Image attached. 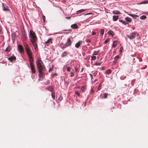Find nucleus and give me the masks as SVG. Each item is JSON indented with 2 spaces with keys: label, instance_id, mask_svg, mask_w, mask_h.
<instances>
[{
  "label": "nucleus",
  "instance_id": "1",
  "mask_svg": "<svg viewBox=\"0 0 148 148\" xmlns=\"http://www.w3.org/2000/svg\"><path fill=\"white\" fill-rule=\"evenodd\" d=\"M29 37L30 42L34 47L35 51H36L37 46L36 42L37 41V39L35 33L32 30L30 31Z\"/></svg>",
  "mask_w": 148,
  "mask_h": 148
},
{
  "label": "nucleus",
  "instance_id": "2",
  "mask_svg": "<svg viewBox=\"0 0 148 148\" xmlns=\"http://www.w3.org/2000/svg\"><path fill=\"white\" fill-rule=\"evenodd\" d=\"M36 63L38 70H45L42 62L40 58L38 59Z\"/></svg>",
  "mask_w": 148,
  "mask_h": 148
},
{
  "label": "nucleus",
  "instance_id": "3",
  "mask_svg": "<svg viewBox=\"0 0 148 148\" xmlns=\"http://www.w3.org/2000/svg\"><path fill=\"white\" fill-rule=\"evenodd\" d=\"M27 54L29 62L33 61V59L32 56V53L29 49L25 50Z\"/></svg>",
  "mask_w": 148,
  "mask_h": 148
},
{
  "label": "nucleus",
  "instance_id": "4",
  "mask_svg": "<svg viewBox=\"0 0 148 148\" xmlns=\"http://www.w3.org/2000/svg\"><path fill=\"white\" fill-rule=\"evenodd\" d=\"M137 34L136 32H133L131 33L130 35H127V36L130 39L132 40L135 38Z\"/></svg>",
  "mask_w": 148,
  "mask_h": 148
},
{
  "label": "nucleus",
  "instance_id": "5",
  "mask_svg": "<svg viewBox=\"0 0 148 148\" xmlns=\"http://www.w3.org/2000/svg\"><path fill=\"white\" fill-rule=\"evenodd\" d=\"M33 61H32L29 62L30 65V69L32 73H35V70L34 67V63H33Z\"/></svg>",
  "mask_w": 148,
  "mask_h": 148
},
{
  "label": "nucleus",
  "instance_id": "6",
  "mask_svg": "<svg viewBox=\"0 0 148 148\" xmlns=\"http://www.w3.org/2000/svg\"><path fill=\"white\" fill-rule=\"evenodd\" d=\"M67 46L68 47L71 45L72 41L69 38L67 39V42L65 43Z\"/></svg>",
  "mask_w": 148,
  "mask_h": 148
},
{
  "label": "nucleus",
  "instance_id": "7",
  "mask_svg": "<svg viewBox=\"0 0 148 148\" xmlns=\"http://www.w3.org/2000/svg\"><path fill=\"white\" fill-rule=\"evenodd\" d=\"M18 48L19 52L21 53L23 51V46L21 45H18Z\"/></svg>",
  "mask_w": 148,
  "mask_h": 148
},
{
  "label": "nucleus",
  "instance_id": "8",
  "mask_svg": "<svg viewBox=\"0 0 148 148\" xmlns=\"http://www.w3.org/2000/svg\"><path fill=\"white\" fill-rule=\"evenodd\" d=\"M60 47L62 49H64L66 47H67L66 44H64L63 42H61L60 44Z\"/></svg>",
  "mask_w": 148,
  "mask_h": 148
},
{
  "label": "nucleus",
  "instance_id": "9",
  "mask_svg": "<svg viewBox=\"0 0 148 148\" xmlns=\"http://www.w3.org/2000/svg\"><path fill=\"white\" fill-rule=\"evenodd\" d=\"M8 60L11 62H12L13 61H15L16 60V58L14 56H11L9 58Z\"/></svg>",
  "mask_w": 148,
  "mask_h": 148
},
{
  "label": "nucleus",
  "instance_id": "10",
  "mask_svg": "<svg viewBox=\"0 0 148 148\" xmlns=\"http://www.w3.org/2000/svg\"><path fill=\"white\" fill-rule=\"evenodd\" d=\"M82 41H79L75 44V47L77 48H78L82 44Z\"/></svg>",
  "mask_w": 148,
  "mask_h": 148
},
{
  "label": "nucleus",
  "instance_id": "11",
  "mask_svg": "<svg viewBox=\"0 0 148 148\" xmlns=\"http://www.w3.org/2000/svg\"><path fill=\"white\" fill-rule=\"evenodd\" d=\"M39 72L38 76L39 77H42L43 75V71L45 70H38Z\"/></svg>",
  "mask_w": 148,
  "mask_h": 148
},
{
  "label": "nucleus",
  "instance_id": "12",
  "mask_svg": "<svg viewBox=\"0 0 148 148\" xmlns=\"http://www.w3.org/2000/svg\"><path fill=\"white\" fill-rule=\"evenodd\" d=\"M52 39L51 38H49L45 42V43L47 44V45H48L50 43H52Z\"/></svg>",
  "mask_w": 148,
  "mask_h": 148
},
{
  "label": "nucleus",
  "instance_id": "13",
  "mask_svg": "<svg viewBox=\"0 0 148 148\" xmlns=\"http://www.w3.org/2000/svg\"><path fill=\"white\" fill-rule=\"evenodd\" d=\"M68 54V53L67 52L64 51L62 53L61 55L62 57H64L67 56Z\"/></svg>",
  "mask_w": 148,
  "mask_h": 148
},
{
  "label": "nucleus",
  "instance_id": "14",
  "mask_svg": "<svg viewBox=\"0 0 148 148\" xmlns=\"http://www.w3.org/2000/svg\"><path fill=\"white\" fill-rule=\"evenodd\" d=\"M71 27L73 29H78V26L76 24H75L71 25Z\"/></svg>",
  "mask_w": 148,
  "mask_h": 148
},
{
  "label": "nucleus",
  "instance_id": "15",
  "mask_svg": "<svg viewBox=\"0 0 148 148\" xmlns=\"http://www.w3.org/2000/svg\"><path fill=\"white\" fill-rule=\"evenodd\" d=\"M118 41L117 40H114L113 41V44L112 45V47H115L116 46Z\"/></svg>",
  "mask_w": 148,
  "mask_h": 148
},
{
  "label": "nucleus",
  "instance_id": "16",
  "mask_svg": "<svg viewBox=\"0 0 148 148\" xmlns=\"http://www.w3.org/2000/svg\"><path fill=\"white\" fill-rule=\"evenodd\" d=\"M118 19V16H113V20L116 21Z\"/></svg>",
  "mask_w": 148,
  "mask_h": 148
},
{
  "label": "nucleus",
  "instance_id": "17",
  "mask_svg": "<svg viewBox=\"0 0 148 148\" xmlns=\"http://www.w3.org/2000/svg\"><path fill=\"white\" fill-rule=\"evenodd\" d=\"M125 19L127 22L129 23H130L132 21V20L131 19V18H129L128 17H126L125 18Z\"/></svg>",
  "mask_w": 148,
  "mask_h": 148
},
{
  "label": "nucleus",
  "instance_id": "18",
  "mask_svg": "<svg viewBox=\"0 0 148 148\" xmlns=\"http://www.w3.org/2000/svg\"><path fill=\"white\" fill-rule=\"evenodd\" d=\"M113 13L114 14H119L121 13L118 10H114L113 11Z\"/></svg>",
  "mask_w": 148,
  "mask_h": 148
},
{
  "label": "nucleus",
  "instance_id": "19",
  "mask_svg": "<svg viewBox=\"0 0 148 148\" xmlns=\"http://www.w3.org/2000/svg\"><path fill=\"white\" fill-rule=\"evenodd\" d=\"M2 4L3 5V10H4L7 11V10H8V7L7 6H6V5H5V6L3 5V3H2Z\"/></svg>",
  "mask_w": 148,
  "mask_h": 148
},
{
  "label": "nucleus",
  "instance_id": "20",
  "mask_svg": "<svg viewBox=\"0 0 148 148\" xmlns=\"http://www.w3.org/2000/svg\"><path fill=\"white\" fill-rule=\"evenodd\" d=\"M108 34L109 35H111L112 36L114 35V33L111 30H109L108 31Z\"/></svg>",
  "mask_w": 148,
  "mask_h": 148
},
{
  "label": "nucleus",
  "instance_id": "21",
  "mask_svg": "<svg viewBox=\"0 0 148 148\" xmlns=\"http://www.w3.org/2000/svg\"><path fill=\"white\" fill-rule=\"evenodd\" d=\"M23 45L25 47V50L29 49V48L28 47L27 44L26 43H24L23 44Z\"/></svg>",
  "mask_w": 148,
  "mask_h": 148
},
{
  "label": "nucleus",
  "instance_id": "22",
  "mask_svg": "<svg viewBox=\"0 0 148 148\" xmlns=\"http://www.w3.org/2000/svg\"><path fill=\"white\" fill-rule=\"evenodd\" d=\"M128 15H130V16L132 17L133 18H135L138 17V15H136V14H128Z\"/></svg>",
  "mask_w": 148,
  "mask_h": 148
},
{
  "label": "nucleus",
  "instance_id": "23",
  "mask_svg": "<svg viewBox=\"0 0 148 148\" xmlns=\"http://www.w3.org/2000/svg\"><path fill=\"white\" fill-rule=\"evenodd\" d=\"M86 10V9H81L80 10H78L77 12V14H79L80 13L83 12Z\"/></svg>",
  "mask_w": 148,
  "mask_h": 148
},
{
  "label": "nucleus",
  "instance_id": "24",
  "mask_svg": "<svg viewBox=\"0 0 148 148\" xmlns=\"http://www.w3.org/2000/svg\"><path fill=\"white\" fill-rule=\"evenodd\" d=\"M11 49L10 47V45H8L7 48L5 49V51L7 52L9 51Z\"/></svg>",
  "mask_w": 148,
  "mask_h": 148
},
{
  "label": "nucleus",
  "instance_id": "25",
  "mask_svg": "<svg viewBox=\"0 0 148 148\" xmlns=\"http://www.w3.org/2000/svg\"><path fill=\"white\" fill-rule=\"evenodd\" d=\"M146 18V17L145 15H143L140 17V18L141 19H145Z\"/></svg>",
  "mask_w": 148,
  "mask_h": 148
},
{
  "label": "nucleus",
  "instance_id": "26",
  "mask_svg": "<svg viewBox=\"0 0 148 148\" xmlns=\"http://www.w3.org/2000/svg\"><path fill=\"white\" fill-rule=\"evenodd\" d=\"M22 37L25 40L26 39V35H25V34L24 33V32H23L22 33Z\"/></svg>",
  "mask_w": 148,
  "mask_h": 148
},
{
  "label": "nucleus",
  "instance_id": "27",
  "mask_svg": "<svg viewBox=\"0 0 148 148\" xmlns=\"http://www.w3.org/2000/svg\"><path fill=\"white\" fill-rule=\"evenodd\" d=\"M99 51H95L93 54V55H97L99 53Z\"/></svg>",
  "mask_w": 148,
  "mask_h": 148
},
{
  "label": "nucleus",
  "instance_id": "28",
  "mask_svg": "<svg viewBox=\"0 0 148 148\" xmlns=\"http://www.w3.org/2000/svg\"><path fill=\"white\" fill-rule=\"evenodd\" d=\"M96 57L95 56H92L91 57V60H95L96 59Z\"/></svg>",
  "mask_w": 148,
  "mask_h": 148
},
{
  "label": "nucleus",
  "instance_id": "29",
  "mask_svg": "<svg viewBox=\"0 0 148 148\" xmlns=\"http://www.w3.org/2000/svg\"><path fill=\"white\" fill-rule=\"evenodd\" d=\"M104 33V30L103 29H102L100 31V33L101 35H103Z\"/></svg>",
  "mask_w": 148,
  "mask_h": 148
},
{
  "label": "nucleus",
  "instance_id": "30",
  "mask_svg": "<svg viewBox=\"0 0 148 148\" xmlns=\"http://www.w3.org/2000/svg\"><path fill=\"white\" fill-rule=\"evenodd\" d=\"M69 75H70V76L71 77H73L74 76V74L73 73L71 72L70 73Z\"/></svg>",
  "mask_w": 148,
  "mask_h": 148
},
{
  "label": "nucleus",
  "instance_id": "31",
  "mask_svg": "<svg viewBox=\"0 0 148 148\" xmlns=\"http://www.w3.org/2000/svg\"><path fill=\"white\" fill-rule=\"evenodd\" d=\"M71 68L70 67V66H68L67 67V70L68 71H71Z\"/></svg>",
  "mask_w": 148,
  "mask_h": 148
},
{
  "label": "nucleus",
  "instance_id": "32",
  "mask_svg": "<svg viewBox=\"0 0 148 148\" xmlns=\"http://www.w3.org/2000/svg\"><path fill=\"white\" fill-rule=\"evenodd\" d=\"M51 96H52V97L53 98V99H54L55 97V94L54 93H53V92H52L51 93Z\"/></svg>",
  "mask_w": 148,
  "mask_h": 148
},
{
  "label": "nucleus",
  "instance_id": "33",
  "mask_svg": "<svg viewBox=\"0 0 148 148\" xmlns=\"http://www.w3.org/2000/svg\"><path fill=\"white\" fill-rule=\"evenodd\" d=\"M108 94L107 93H104V98H106L107 97Z\"/></svg>",
  "mask_w": 148,
  "mask_h": 148
},
{
  "label": "nucleus",
  "instance_id": "34",
  "mask_svg": "<svg viewBox=\"0 0 148 148\" xmlns=\"http://www.w3.org/2000/svg\"><path fill=\"white\" fill-rule=\"evenodd\" d=\"M111 70L110 69H108L106 71V73L107 74H109L111 72Z\"/></svg>",
  "mask_w": 148,
  "mask_h": 148
},
{
  "label": "nucleus",
  "instance_id": "35",
  "mask_svg": "<svg viewBox=\"0 0 148 148\" xmlns=\"http://www.w3.org/2000/svg\"><path fill=\"white\" fill-rule=\"evenodd\" d=\"M120 21L123 24H126V22L124 20H121Z\"/></svg>",
  "mask_w": 148,
  "mask_h": 148
},
{
  "label": "nucleus",
  "instance_id": "36",
  "mask_svg": "<svg viewBox=\"0 0 148 148\" xmlns=\"http://www.w3.org/2000/svg\"><path fill=\"white\" fill-rule=\"evenodd\" d=\"M148 3V0H147V1H145L144 2H141L140 4H141L143 3Z\"/></svg>",
  "mask_w": 148,
  "mask_h": 148
},
{
  "label": "nucleus",
  "instance_id": "37",
  "mask_svg": "<svg viewBox=\"0 0 148 148\" xmlns=\"http://www.w3.org/2000/svg\"><path fill=\"white\" fill-rule=\"evenodd\" d=\"M85 41L87 42H91L90 40L89 39H87Z\"/></svg>",
  "mask_w": 148,
  "mask_h": 148
},
{
  "label": "nucleus",
  "instance_id": "38",
  "mask_svg": "<svg viewBox=\"0 0 148 148\" xmlns=\"http://www.w3.org/2000/svg\"><path fill=\"white\" fill-rule=\"evenodd\" d=\"M119 56H116L115 58H114V59L115 60H117L119 58Z\"/></svg>",
  "mask_w": 148,
  "mask_h": 148
},
{
  "label": "nucleus",
  "instance_id": "39",
  "mask_svg": "<svg viewBox=\"0 0 148 148\" xmlns=\"http://www.w3.org/2000/svg\"><path fill=\"white\" fill-rule=\"evenodd\" d=\"M109 41V39H107L106 40L105 42H104V43L105 44H106V43H107V42H108Z\"/></svg>",
  "mask_w": 148,
  "mask_h": 148
},
{
  "label": "nucleus",
  "instance_id": "40",
  "mask_svg": "<svg viewBox=\"0 0 148 148\" xmlns=\"http://www.w3.org/2000/svg\"><path fill=\"white\" fill-rule=\"evenodd\" d=\"M75 94L77 95L78 96H79L80 95V93L79 92L77 91H76L75 92Z\"/></svg>",
  "mask_w": 148,
  "mask_h": 148
},
{
  "label": "nucleus",
  "instance_id": "41",
  "mask_svg": "<svg viewBox=\"0 0 148 148\" xmlns=\"http://www.w3.org/2000/svg\"><path fill=\"white\" fill-rule=\"evenodd\" d=\"M123 47H121L120 48V50H119L120 51H121V52H122V50H123Z\"/></svg>",
  "mask_w": 148,
  "mask_h": 148
},
{
  "label": "nucleus",
  "instance_id": "42",
  "mask_svg": "<svg viewBox=\"0 0 148 148\" xmlns=\"http://www.w3.org/2000/svg\"><path fill=\"white\" fill-rule=\"evenodd\" d=\"M42 18L44 21H45V16H43L42 17Z\"/></svg>",
  "mask_w": 148,
  "mask_h": 148
},
{
  "label": "nucleus",
  "instance_id": "43",
  "mask_svg": "<svg viewBox=\"0 0 148 148\" xmlns=\"http://www.w3.org/2000/svg\"><path fill=\"white\" fill-rule=\"evenodd\" d=\"M96 32H94V31H92V32L91 34L92 35H94L96 34Z\"/></svg>",
  "mask_w": 148,
  "mask_h": 148
},
{
  "label": "nucleus",
  "instance_id": "44",
  "mask_svg": "<svg viewBox=\"0 0 148 148\" xmlns=\"http://www.w3.org/2000/svg\"><path fill=\"white\" fill-rule=\"evenodd\" d=\"M95 64L97 65H100V63H99V62H97L95 63Z\"/></svg>",
  "mask_w": 148,
  "mask_h": 148
},
{
  "label": "nucleus",
  "instance_id": "45",
  "mask_svg": "<svg viewBox=\"0 0 148 148\" xmlns=\"http://www.w3.org/2000/svg\"><path fill=\"white\" fill-rule=\"evenodd\" d=\"M101 84H100L99 86H98V88H97L98 89H99L100 88V87H101Z\"/></svg>",
  "mask_w": 148,
  "mask_h": 148
},
{
  "label": "nucleus",
  "instance_id": "46",
  "mask_svg": "<svg viewBox=\"0 0 148 148\" xmlns=\"http://www.w3.org/2000/svg\"><path fill=\"white\" fill-rule=\"evenodd\" d=\"M52 70V68H50L49 69V72H50V71H51V70Z\"/></svg>",
  "mask_w": 148,
  "mask_h": 148
},
{
  "label": "nucleus",
  "instance_id": "47",
  "mask_svg": "<svg viewBox=\"0 0 148 148\" xmlns=\"http://www.w3.org/2000/svg\"><path fill=\"white\" fill-rule=\"evenodd\" d=\"M89 75L90 76L91 78L92 79V74H90Z\"/></svg>",
  "mask_w": 148,
  "mask_h": 148
},
{
  "label": "nucleus",
  "instance_id": "48",
  "mask_svg": "<svg viewBox=\"0 0 148 148\" xmlns=\"http://www.w3.org/2000/svg\"><path fill=\"white\" fill-rule=\"evenodd\" d=\"M53 88H51L49 89V90L50 91H51L52 90Z\"/></svg>",
  "mask_w": 148,
  "mask_h": 148
},
{
  "label": "nucleus",
  "instance_id": "49",
  "mask_svg": "<svg viewBox=\"0 0 148 148\" xmlns=\"http://www.w3.org/2000/svg\"><path fill=\"white\" fill-rule=\"evenodd\" d=\"M71 17H66V18L67 19H69L70 18H71Z\"/></svg>",
  "mask_w": 148,
  "mask_h": 148
},
{
  "label": "nucleus",
  "instance_id": "50",
  "mask_svg": "<svg viewBox=\"0 0 148 148\" xmlns=\"http://www.w3.org/2000/svg\"><path fill=\"white\" fill-rule=\"evenodd\" d=\"M78 70V69L77 68H75V71H77Z\"/></svg>",
  "mask_w": 148,
  "mask_h": 148
},
{
  "label": "nucleus",
  "instance_id": "51",
  "mask_svg": "<svg viewBox=\"0 0 148 148\" xmlns=\"http://www.w3.org/2000/svg\"><path fill=\"white\" fill-rule=\"evenodd\" d=\"M54 75H57V73H55V74H54Z\"/></svg>",
  "mask_w": 148,
  "mask_h": 148
},
{
  "label": "nucleus",
  "instance_id": "52",
  "mask_svg": "<svg viewBox=\"0 0 148 148\" xmlns=\"http://www.w3.org/2000/svg\"><path fill=\"white\" fill-rule=\"evenodd\" d=\"M94 92V91L93 90L92 91H91V93L92 94Z\"/></svg>",
  "mask_w": 148,
  "mask_h": 148
},
{
  "label": "nucleus",
  "instance_id": "53",
  "mask_svg": "<svg viewBox=\"0 0 148 148\" xmlns=\"http://www.w3.org/2000/svg\"><path fill=\"white\" fill-rule=\"evenodd\" d=\"M89 14V13H87V14H85V15H88Z\"/></svg>",
  "mask_w": 148,
  "mask_h": 148
},
{
  "label": "nucleus",
  "instance_id": "54",
  "mask_svg": "<svg viewBox=\"0 0 148 148\" xmlns=\"http://www.w3.org/2000/svg\"><path fill=\"white\" fill-rule=\"evenodd\" d=\"M85 88V87H84V89Z\"/></svg>",
  "mask_w": 148,
  "mask_h": 148
}]
</instances>
